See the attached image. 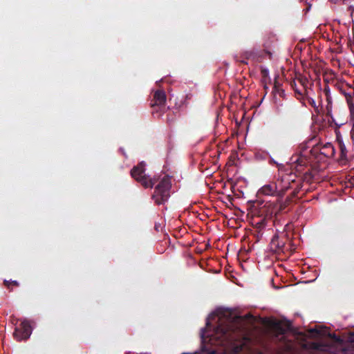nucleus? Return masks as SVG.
<instances>
[{
  "instance_id": "nucleus-6",
  "label": "nucleus",
  "mask_w": 354,
  "mask_h": 354,
  "mask_svg": "<svg viewBox=\"0 0 354 354\" xmlns=\"http://www.w3.org/2000/svg\"><path fill=\"white\" fill-rule=\"evenodd\" d=\"M279 185L277 196L282 197L288 189H293L291 195L292 197H297L301 189V184L295 182V180L292 178V176H287L280 181L277 183Z\"/></svg>"
},
{
  "instance_id": "nucleus-15",
  "label": "nucleus",
  "mask_w": 354,
  "mask_h": 354,
  "mask_svg": "<svg viewBox=\"0 0 354 354\" xmlns=\"http://www.w3.org/2000/svg\"><path fill=\"white\" fill-rule=\"evenodd\" d=\"M272 92L276 95L278 94L280 97H285V91L282 88L280 84L277 82H274Z\"/></svg>"
},
{
  "instance_id": "nucleus-22",
  "label": "nucleus",
  "mask_w": 354,
  "mask_h": 354,
  "mask_svg": "<svg viewBox=\"0 0 354 354\" xmlns=\"http://www.w3.org/2000/svg\"><path fill=\"white\" fill-rule=\"evenodd\" d=\"M351 120L354 122V103L349 102L348 104Z\"/></svg>"
},
{
  "instance_id": "nucleus-16",
  "label": "nucleus",
  "mask_w": 354,
  "mask_h": 354,
  "mask_svg": "<svg viewBox=\"0 0 354 354\" xmlns=\"http://www.w3.org/2000/svg\"><path fill=\"white\" fill-rule=\"evenodd\" d=\"M14 338L17 341L26 340L30 337V333H12Z\"/></svg>"
},
{
  "instance_id": "nucleus-7",
  "label": "nucleus",
  "mask_w": 354,
  "mask_h": 354,
  "mask_svg": "<svg viewBox=\"0 0 354 354\" xmlns=\"http://www.w3.org/2000/svg\"><path fill=\"white\" fill-rule=\"evenodd\" d=\"M310 152L313 156H315L316 158H318L319 156L324 157L330 158L333 156L335 153V149L331 143H326L324 145L319 147L315 146L311 150Z\"/></svg>"
},
{
  "instance_id": "nucleus-20",
  "label": "nucleus",
  "mask_w": 354,
  "mask_h": 354,
  "mask_svg": "<svg viewBox=\"0 0 354 354\" xmlns=\"http://www.w3.org/2000/svg\"><path fill=\"white\" fill-rule=\"evenodd\" d=\"M344 95L346 97V102L348 104L349 102H353V97L354 96V93H344Z\"/></svg>"
},
{
  "instance_id": "nucleus-1",
  "label": "nucleus",
  "mask_w": 354,
  "mask_h": 354,
  "mask_svg": "<svg viewBox=\"0 0 354 354\" xmlns=\"http://www.w3.org/2000/svg\"><path fill=\"white\" fill-rule=\"evenodd\" d=\"M223 332H297L286 318L254 316L250 313L239 315L223 307Z\"/></svg>"
},
{
  "instance_id": "nucleus-10",
  "label": "nucleus",
  "mask_w": 354,
  "mask_h": 354,
  "mask_svg": "<svg viewBox=\"0 0 354 354\" xmlns=\"http://www.w3.org/2000/svg\"><path fill=\"white\" fill-rule=\"evenodd\" d=\"M250 339L247 337L236 340L232 347V354H239L241 351L250 349Z\"/></svg>"
},
{
  "instance_id": "nucleus-21",
  "label": "nucleus",
  "mask_w": 354,
  "mask_h": 354,
  "mask_svg": "<svg viewBox=\"0 0 354 354\" xmlns=\"http://www.w3.org/2000/svg\"><path fill=\"white\" fill-rule=\"evenodd\" d=\"M328 104L326 106L327 109V115H330L331 118V120L333 122H335L334 118L330 115L331 114V102L329 100V97H327Z\"/></svg>"
},
{
  "instance_id": "nucleus-34",
  "label": "nucleus",
  "mask_w": 354,
  "mask_h": 354,
  "mask_svg": "<svg viewBox=\"0 0 354 354\" xmlns=\"http://www.w3.org/2000/svg\"><path fill=\"white\" fill-rule=\"evenodd\" d=\"M348 10L350 11L351 13L352 14L354 12V6H350L348 8Z\"/></svg>"
},
{
  "instance_id": "nucleus-25",
  "label": "nucleus",
  "mask_w": 354,
  "mask_h": 354,
  "mask_svg": "<svg viewBox=\"0 0 354 354\" xmlns=\"http://www.w3.org/2000/svg\"><path fill=\"white\" fill-rule=\"evenodd\" d=\"M261 74L262 78L263 80V82H265L266 79L268 78L269 76V71H268V70H267L266 68H262L261 70Z\"/></svg>"
},
{
  "instance_id": "nucleus-42",
  "label": "nucleus",
  "mask_w": 354,
  "mask_h": 354,
  "mask_svg": "<svg viewBox=\"0 0 354 354\" xmlns=\"http://www.w3.org/2000/svg\"><path fill=\"white\" fill-rule=\"evenodd\" d=\"M225 333H222V335H223Z\"/></svg>"
},
{
  "instance_id": "nucleus-5",
  "label": "nucleus",
  "mask_w": 354,
  "mask_h": 354,
  "mask_svg": "<svg viewBox=\"0 0 354 354\" xmlns=\"http://www.w3.org/2000/svg\"><path fill=\"white\" fill-rule=\"evenodd\" d=\"M200 332H221V307H217L206 319L205 327Z\"/></svg>"
},
{
  "instance_id": "nucleus-2",
  "label": "nucleus",
  "mask_w": 354,
  "mask_h": 354,
  "mask_svg": "<svg viewBox=\"0 0 354 354\" xmlns=\"http://www.w3.org/2000/svg\"><path fill=\"white\" fill-rule=\"evenodd\" d=\"M296 338L301 339V347L312 354L328 352L335 354L351 352L354 354V333H342L336 336L335 333H316L315 337H305L306 333H293Z\"/></svg>"
},
{
  "instance_id": "nucleus-19",
  "label": "nucleus",
  "mask_w": 354,
  "mask_h": 354,
  "mask_svg": "<svg viewBox=\"0 0 354 354\" xmlns=\"http://www.w3.org/2000/svg\"><path fill=\"white\" fill-rule=\"evenodd\" d=\"M305 332L312 333V332H327V331L323 330V328L322 326L315 325L314 327L306 330Z\"/></svg>"
},
{
  "instance_id": "nucleus-12",
  "label": "nucleus",
  "mask_w": 354,
  "mask_h": 354,
  "mask_svg": "<svg viewBox=\"0 0 354 354\" xmlns=\"http://www.w3.org/2000/svg\"><path fill=\"white\" fill-rule=\"evenodd\" d=\"M279 185L277 183H271L263 186L259 191V194L267 195V196H277V192L278 191Z\"/></svg>"
},
{
  "instance_id": "nucleus-9",
  "label": "nucleus",
  "mask_w": 354,
  "mask_h": 354,
  "mask_svg": "<svg viewBox=\"0 0 354 354\" xmlns=\"http://www.w3.org/2000/svg\"><path fill=\"white\" fill-rule=\"evenodd\" d=\"M166 100L167 95L165 92L163 90H157L153 95V99L151 100L150 106L153 109L156 107L160 109L165 106Z\"/></svg>"
},
{
  "instance_id": "nucleus-35",
  "label": "nucleus",
  "mask_w": 354,
  "mask_h": 354,
  "mask_svg": "<svg viewBox=\"0 0 354 354\" xmlns=\"http://www.w3.org/2000/svg\"><path fill=\"white\" fill-rule=\"evenodd\" d=\"M324 92L326 95H328V93H329V87L328 86H326V88H324ZM327 97H328V96H327Z\"/></svg>"
},
{
  "instance_id": "nucleus-28",
  "label": "nucleus",
  "mask_w": 354,
  "mask_h": 354,
  "mask_svg": "<svg viewBox=\"0 0 354 354\" xmlns=\"http://www.w3.org/2000/svg\"><path fill=\"white\" fill-rule=\"evenodd\" d=\"M340 149H341V156H342V158H346V147L343 145H340Z\"/></svg>"
},
{
  "instance_id": "nucleus-13",
  "label": "nucleus",
  "mask_w": 354,
  "mask_h": 354,
  "mask_svg": "<svg viewBox=\"0 0 354 354\" xmlns=\"http://www.w3.org/2000/svg\"><path fill=\"white\" fill-rule=\"evenodd\" d=\"M35 322L30 320H21L19 324V326L21 328V331H19L18 327H16L14 332H32V330L35 328Z\"/></svg>"
},
{
  "instance_id": "nucleus-4",
  "label": "nucleus",
  "mask_w": 354,
  "mask_h": 354,
  "mask_svg": "<svg viewBox=\"0 0 354 354\" xmlns=\"http://www.w3.org/2000/svg\"><path fill=\"white\" fill-rule=\"evenodd\" d=\"M145 165L142 161L134 166L131 170V176L145 189L152 188L158 179L150 178L145 174Z\"/></svg>"
},
{
  "instance_id": "nucleus-11",
  "label": "nucleus",
  "mask_w": 354,
  "mask_h": 354,
  "mask_svg": "<svg viewBox=\"0 0 354 354\" xmlns=\"http://www.w3.org/2000/svg\"><path fill=\"white\" fill-rule=\"evenodd\" d=\"M261 212L262 214H265V216L263 218H260L259 220L256 222L255 225L259 229L263 228L267 225L268 220H272L274 217H271L268 215L270 212V209L267 204L264 205Z\"/></svg>"
},
{
  "instance_id": "nucleus-32",
  "label": "nucleus",
  "mask_w": 354,
  "mask_h": 354,
  "mask_svg": "<svg viewBox=\"0 0 354 354\" xmlns=\"http://www.w3.org/2000/svg\"><path fill=\"white\" fill-rule=\"evenodd\" d=\"M221 263H219V269L212 270L209 268V271H212L214 273H219L221 271Z\"/></svg>"
},
{
  "instance_id": "nucleus-41",
  "label": "nucleus",
  "mask_w": 354,
  "mask_h": 354,
  "mask_svg": "<svg viewBox=\"0 0 354 354\" xmlns=\"http://www.w3.org/2000/svg\"><path fill=\"white\" fill-rule=\"evenodd\" d=\"M222 354H225L224 349L223 348V353Z\"/></svg>"
},
{
  "instance_id": "nucleus-36",
  "label": "nucleus",
  "mask_w": 354,
  "mask_h": 354,
  "mask_svg": "<svg viewBox=\"0 0 354 354\" xmlns=\"http://www.w3.org/2000/svg\"><path fill=\"white\" fill-rule=\"evenodd\" d=\"M351 133L352 138H354V122H353V127H352Z\"/></svg>"
},
{
  "instance_id": "nucleus-37",
  "label": "nucleus",
  "mask_w": 354,
  "mask_h": 354,
  "mask_svg": "<svg viewBox=\"0 0 354 354\" xmlns=\"http://www.w3.org/2000/svg\"><path fill=\"white\" fill-rule=\"evenodd\" d=\"M310 104L313 105V106H315V101L313 100H312V102H310Z\"/></svg>"
},
{
  "instance_id": "nucleus-3",
  "label": "nucleus",
  "mask_w": 354,
  "mask_h": 354,
  "mask_svg": "<svg viewBox=\"0 0 354 354\" xmlns=\"http://www.w3.org/2000/svg\"><path fill=\"white\" fill-rule=\"evenodd\" d=\"M171 186L170 178L167 176H165L155 187L152 199L156 205H160L167 201L170 196Z\"/></svg>"
},
{
  "instance_id": "nucleus-29",
  "label": "nucleus",
  "mask_w": 354,
  "mask_h": 354,
  "mask_svg": "<svg viewBox=\"0 0 354 354\" xmlns=\"http://www.w3.org/2000/svg\"><path fill=\"white\" fill-rule=\"evenodd\" d=\"M291 86L294 88L296 93L302 95V91L296 88V82L295 81L291 83Z\"/></svg>"
},
{
  "instance_id": "nucleus-30",
  "label": "nucleus",
  "mask_w": 354,
  "mask_h": 354,
  "mask_svg": "<svg viewBox=\"0 0 354 354\" xmlns=\"http://www.w3.org/2000/svg\"><path fill=\"white\" fill-rule=\"evenodd\" d=\"M244 56L246 59H249L252 56V52L251 51H247L244 53Z\"/></svg>"
},
{
  "instance_id": "nucleus-14",
  "label": "nucleus",
  "mask_w": 354,
  "mask_h": 354,
  "mask_svg": "<svg viewBox=\"0 0 354 354\" xmlns=\"http://www.w3.org/2000/svg\"><path fill=\"white\" fill-rule=\"evenodd\" d=\"M284 246L283 241H279L278 236H274L271 241V248L275 252H281Z\"/></svg>"
},
{
  "instance_id": "nucleus-27",
  "label": "nucleus",
  "mask_w": 354,
  "mask_h": 354,
  "mask_svg": "<svg viewBox=\"0 0 354 354\" xmlns=\"http://www.w3.org/2000/svg\"><path fill=\"white\" fill-rule=\"evenodd\" d=\"M296 162L298 166H305L307 164V160L302 157L298 158Z\"/></svg>"
},
{
  "instance_id": "nucleus-38",
  "label": "nucleus",
  "mask_w": 354,
  "mask_h": 354,
  "mask_svg": "<svg viewBox=\"0 0 354 354\" xmlns=\"http://www.w3.org/2000/svg\"><path fill=\"white\" fill-rule=\"evenodd\" d=\"M310 6H311V5H309V6H308V8H306V11H308V10H310Z\"/></svg>"
},
{
  "instance_id": "nucleus-24",
  "label": "nucleus",
  "mask_w": 354,
  "mask_h": 354,
  "mask_svg": "<svg viewBox=\"0 0 354 354\" xmlns=\"http://www.w3.org/2000/svg\"><path fill=\"white\" fill-rule=\"evenodd\" d=\"M225 276L226 278H227L230 281H233L232 278H234V276L231 274V271L230 270V268H225Z\"/></svg>"
},
{
  "instance_id": "nucleus-33",
  "label": "nucleus",
  "mask_w": 354,
  "mask_h": 354,
  "mask_svg": "<svg viewBox=\"0 0 354 354\" xmlns=\"http://www.w3.org/2000/svg\"><path fill=\"white\" fill-rule=\"evenodd\" d=\"M224 217L227 218L226 216L224 214H223V218H224ZM222 223H223V225H229V221H225V220L224 218H223Z\"/></svg>"
},
{
  "instance_id": "nucleus-26",
  "label": "nucleus",
  "mask_w": 354,
  "mask_h": 354,
  "mask_svg": "<svg viewBox=\"0 0 354 354\" xmlns=\"http://www.w3.org/2000/svg\"><path fill=\"white\" fill-rule=\"evenodd\" d=\"M4 285L8 288H10V284H12L13 286H19V283L17 281H6L5 280L4 282H3Z\"/></svg>"
},
{
  "instance_id": "nucleus-39",
  "label": "nucleus",
  "mask_w": 354,
  "mask_h": 354,
  "mask_svg": "<svg viewBox=\"0 0 354 354\" xmlns=\"http://www.w3.org/2000/svg\"><path fill=\"white\" fill-rule=\"evenodd\" d=\"M219 113L217 112V121L218 120Z\"/></svg>"
},
{
  "instance_id": "nucleus-23",
  "label": "nucleus",
  "mask_w": 354,
  "mask_h": 354,
  "mask_svg": "<svg viewBox=\"0 0 354 354\" xmlns=\"http://www.w3.org/2000/svg\"><path fill=\"white\" fill-rule=\"evenodd\" d=\"M235 160H236L235 155H233V154L230 155V156L229 158V160L226 163V166L227 167H230V166L234 165Z\"/></svg>"
},
{
  "instance_id": "nucleus-8",
  "label": "nucleus",
  "mask_w": 354,
  "mask_h": 354,
  "mask_svg": "<svg viewBox=\"0 0 354 354\" xmlns=\"http://www.w3.org/2000/svg\"><path fill=\"white\" fill-rule=\"evenodd\" d=\"M294 198L295 197H292L291 195L290 196H288L283 202H281L279 205L273 203L267 204L270 209L268 215L271 217L276 216L279 212H286V208L291 203Z\"/></svg>"
},
{
  "instance_id": "nucleus-40",
  "label": "nucleus",
  "mask_w": 354,
  "mask_h": 354,
  "mask_svg": "<svg viewBox=\"0 0 354 354\" xmlns=\"http://www.w3.org/2000/svg\"><path fill=\"white\" fill-rule=\"evenodd\" d=\"M209 340L212 341L213 340L212 337H210Z\"/></svg>"
},
{
  "instance_id": "nucleus-18",
  "label": "nucleus",
  "mask_w": 354,
  "mask_h": 354,
  "mask_svg": "<svg viewBox=\"0 0 354 354\" xmlns=\"http://www.w3.org/2000/svg\"><path fill=\"white\" fill-rule=\"evenodd\" d=\"M210 195L211 198H216L218 200H220L221 198L220 192L216 189V186L214 187H211Z\"/></svg>"
},
{
  "instance_id": "nucleus-31",
  "label": "nucleus",
  "mask_w": 354,
  "mask_h": 354,
  "mask_svg": "<svg viewBox=\"0 0 354 354\" xmlns=\"http://www.w3.org/2000/svg\"><path fill=\"white\" fill-rule=\"evenodd\" d=\"M215 95H218L219 97H221V94L219 90V85H218L216 90L214 91Z\"/></svg>"
},
{
  "instance_id": "nucleus-17",
  "label": "nucleus",
  "mask_w": 354,
  "mask_h": 354,
  "mask_svg": "<svg viewBox=\"0 0 354 354\" xmlns=\"http://www.w3.org/2000/svg\"><path fill=\"white\" fill-rule=\"evenodd\" d=\"M298 82L301 84L303 87V90L306 91L308 84V80L306 77L300 75L297 78Z\"/></svg>"
}]
</instances>
